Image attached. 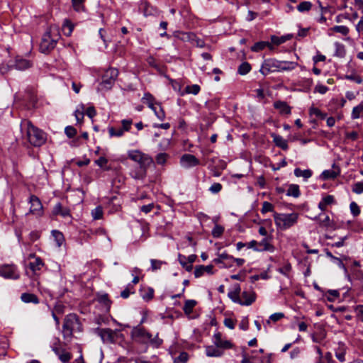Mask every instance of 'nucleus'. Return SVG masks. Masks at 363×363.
Here are the masks:
<instances>
[{"instance_id":"nucleus-1","label":"nucleus","mask_w":363,"mask_h":363,"mask_svg":"<svg viewBox=\"0 0 363 363\" xmlns=\"http://www.w3.org/2000/svg\"><path fill=\"white\" fill-rule=\"evenodd\" d=\"M128 157L136 163L130 170V175L134 179H143L146 177L149 167L153 163L152 158L147 154L138 150L128 152Z\"/></svg>"},{"instance_id":"nucleus-2","label":"nucleus","mask_w":363,"mask_h":363,"mask_svg":"<svg viewBox=\"0 0 363 363\" xmlns=\"http://www.w3.org/2000/svg\"><path fill=\"white\" fill-rule=\"evenodd\" d=\"M21 125L22 130L26 128L27 139L33 146L40 147L46 142L45 133L34 126L30 121H23Z\"/></svg>"},{"instance_id":"nucleus-3","label":"nucleus","mask_w":363,"mask_h":363,"mask_svg":"<svg viewBox=\"0 0 363 363\" xmlns=\"http://www.w3.org/2000/svg\"><path fill=\"white\" fill-rule=\"evenodd\" d=\"M82 330V324L76 314L69 313L65 316L62 325V335L65 340L69 341L74 332Z\"/></svg>"},{"instance_id":"nucleus-4","label":"nucleus","mask_w":363,"mask_h":363,"mask_svg":"<svg viewBox=\"0 0 363 363\" xmlns=\"http://www.w3.org/2000/svg\"><path fill=\"white\" fill-rule=\"evenodd\" d=\"M298 214L297 213H274V220L277 228L281 230H286L298 222Z\"/></svg>"},{"instance_id":"nucleus-5","label":"nucleus","mask_w":363,"mask_h":363,"mask_svg":"<svg viewBox=\"0 0 363 363\" xmlns=\"http://www.w3.org/2000/svg\"><path fill=\"white\" fill-rule=\"evenodd\" d=\"M57 40L58 35L55 34V36H52L51 29L48 30L43 35L40 44V51L43 53L50 52L55 47Z\"/></svg>"},{"instance_id":"nucleus-6","label":"nucleus","mask_w":363,"mask_h":363,"mask_svg":"<svg viewBox=\"0 0 363 363\" xmlns=\"http://www.w3.org/2000/svg\"><path fill=\"white\" fill-rule=\"evenodd\" d=\"M280 60L274 58H269L264 60L260 67L259 72L264 76H267L271 72H281Z\"/></svg>"},{"instance_id":"nucleus-7","label":"nucleus","mask_w":363,"mask_h":363,"mask_svg":"<svg viewBox=\"0 0 363 363\" xmlns=\"http://www.w3.org/2000/svg\"><path fill=\"white\" fill-rule=\"evenodd\" d=\"M118 75V71L116 68H109L104 74L101 86L102 89H110L114 84Z\"/></svg>"},{"instance_id":"nucleus-8","label":"nucleus","mask_w":363,"mask_h":363,"mask_svg":"<svg viewBox=\"0 0 363 363\" xmlns=\"http://www.w3.org/2000/svg\"><path fill=\"white\" fill-rule=\"evenodd\" d=\"M132 336L136 342L143 344H147L151 340V334L140 325L133 329Z\"/></svg>"},{"instance_id":"nucleus-9","label":"nucleus","mask_w":363,"mask_h":363,"mask_svg":"<svg viewBox=\"0 0 363 363\" xmlns=\"http://www.w3.org/2000/svg\"><path fill=\"white\" fill-rule=\"evenodd\" d=\"M0 276L10 279H18L20 277L17 267L14 264L1 265Z\"/></svg>"},{"instance_id":"nucleus-10","label":"nucleus","mask_w":363,"mask_h":363,"mask_svg":"<svg viewBox=\"0 0 363 363\" xmlns=\"http://www.w3.org/2000/svg\"><path fill=\"white\" fill-rule=\"evenodd\" d=\"M228 296L235 303H238L242 306H250L252 304L256 299V295L254 291H243L241 295V298L237 297L234 298L232 296V293L228 294Z\"/></svg>"},{"instance_id":"nucleus-11","label":"nucleus","mask_w":363,"mask_h":363,"mask_svg":"<svg viewBox=\"0 0 363 363\" xmlns=\"http://www.w3.org/2000/svg\"><path fill=\"white\" fill-rule=\"evenodd\" d=\"M213 343L215 344L218 348L221 349V351L224 352V350L231 349L233 347V343L223 338V335L220 332L214 333L213 335Z\"/></svg>"},{"instance_id":"nucleus-12","label":"nucleus","mask_w":363,"mask_h":363,"mask_svg":"<svg viewBox=\"0 0 363 363\" xmlns=\"http://www.w3.org/2000/svg\"><path fill=\"white\" fill-rule=\"evenodd\" d=\"M29 203L30 204V213L38 216L43 215V204L38 196L31 195L29 198Z\"/></svg>"},{"instance_id":"nucleus-13","label":"nucleus","mask_w":363,"mask_h":363,"mask_svg":"<svg viewBox=\"0 0 363 363\" xmlns=\"http://www.w3.org/2000/svg\"><path fill=\"white\" fill-rule=\"evenodd\" d=\"M272 237H265L261 241L257 242V248L255 249L257 252H273L275 250V247L272 243Z\"/></svg>"},{"instance_id":"nucleus-14","label":"nucleus","mask_w":363,"mask_h":363,"mask_svg":"<svg viewBox=\"0 0 363 363\" xmlns=\"http://www.w3.org/2000/svg\"><path fill=\"white\" fill-rule=\"evenodd\" d=\"M313 220L318 221L320 227L331 229L335 228V222L330 220L328 215L320 213L318 216H315Z\"/></svg>"},{"instance_id":"nucleus-15","label":"nucleus","mask_w":363,"mask_h":363,"mask_svg":"<svg viewBox=\"0 0 363 363\" xmlns=\"http://www.w3.org/2000/svg\"><path fill=\"white\" fill-rule=\"evenodd\" d=\"M180 163L185 168L196 167L200 164L199 160L193 155L184 154L182 156Z\"/></svg>"},{"instance_id":"nucleus-16","label":"nucleus","mask_w":363,"mask_h":363,"mask_svg":"<svg viewBox=\"0 0 363 363\" xmlns=\"http://www.w3.org/2000/svg\"><path fill=\"white\" fill-rule=\"evenodd\" d=\"M273 106L279 111L281 115H290L291 113V107L286 101H276L274 102Z\"/></svg>"},{"instance_id":"nucleus-17","label":"nucleus","mask_w":363,"mask_h":363,"mask_svg":"<svg viewBox=\"0 0 363 363\" xmlns=\"http://www.w3.org/2000/svg\"><path fill=\"white\" fill-rule=\"evenodd\" d=\"M29 258H33L34 260L29 263V268L33 272L40 271L44 266V262L39 257H36L35 254H30Z\"/></svg>"},{"instance_id":"nucleus-18","label":"nucleus","mask_w":363,"mask_h":363,"mask_svg":"<svg viewBox=\"0 0 363 363\" xmlns=\"http://www.w3.org/2000/svg\"><path fill=\"white\" fill-rule=\"evenodd\" d=\"M213 269V266L211 264L207 266L199 265L195 267L194 274L196 278L201 277L204 274V273L213 274L214 273Z\"/></svg>"},{"instance_id":"nucleus-19","label":"nucleus","mask_w":363,"mask_h":363,"mask_svg":"<svg viewBox=\"0 0 363 363\" xmlns=\"http://www.w3.org/2000/svg\"><path fill=\"white\" fill-rule=\"evenodd\" d=\"M52 213L55 216H61L63 218L70 217V211L68 208L64 207L61 203H57L53 208Z\"/></svg>"},{"instance_id":"nucleus-20","label":"nucleus","mask_w":363,"mask_h":363,"mask_svg":"<svg viewBox=\"0 0 363 363\" xmlns=\"http://www.w3.org/2000/svg\"><path fill=\"white\" fill-rule=\"evenodd\" d=\"M174 36L184 42H191L195 40L196 35L191 32L175 31Z\"/></svg>"},{"instance_id":"nucleus-21","label":"nucleus","mask_w":363,"mask_h":363,"mask_svg":"<svg viewBox=\"0 0 363 363\" xmlns=\"http://www.w3.org/2000/svg\"><path fill=\"white\" fill-rule=\"evenodd\" d=\"M206 354L211 357H219L223 354V352L221 349L218 348L215 344L213 345H208L205 347Z\"/></svg>"},{"instance_id":"nucleus-22","label":"nucleus","mask_w":363,"mask_h":363,"mask_svg":"<svg viewBox=\"0 0 363 363\" xmlns=\"http://www.w3.org/2000/svg\"><path fill=\"white\" fill-rule=\"evenodd\" d=\"M335 203V197L333 195H327L321 199L318 203V208L321 211H325L328 206Z\"/></svg>"},{"instance_id":"nucleus-23","label":"nucleus","mask_w":363,"mask_h":363,"mask_svg":"<svg viewBox=\"0 0 363 363\" xmlns=\"http://www.w3.org/2000/svg\"><path fill=\"white\" fill-rule=\"evenodd\" d=\"M272 137L273 138V142L277 147L281 148L284 150H288L289 146L287 141L284 139L283 137L275 133H272Z\"/></svg>"},{"instance_id":"nucleus-24","label":"nucleus","mask_w":363,"mask_h":363,"mask_svg":"<svg viewBox=\"0 0 363 363\" xmlns=\"http://www.w3.org/2000/svg\"><path fill=\"white\" fill-rule=\"evenodd\" d=\"M31 62L26 59L16 58L14 67L18 70H25L31 67Z\"/></svg>"},{"instance_id":"nucleus-25","label":"nucleus","mask_w":363,"mask_h":363,"mask_svg":"<svg viewBox=\"0 0 363 363\" xmlns=\"http://www.w3.org/2000/svg\"><path fill=\"white\" fill-rule=\"evenodd\" d=\"M294 172L296 177H303L305 181H307L313 175V172L309 169L302 170L300 168H296Z\"/></svg>"},{"instance_id":"nucleus-26","label":"nucleus","mask_w":363,"mask_h":363,"mask_svg":"<svg viewBox=\"0 0 363 363\" xmlns=\"http://www.w3.org/2000/svg\"><path fill=\"white\" fill-rule=\"evenodd\" d=\"M21 298L24 303H33L35 304L39 303V298L33 294L23 293L21 294Z\"/></svg>"},{"instance_id":"nucleus-27","label":"nucleus","mask_w":363,"mask_h":363,"mask_svg":"<svg viewBox=\"0 0 363 363\" xmlns=\"http://www.w3.org/2000/svg\"><path fill=\"white\" fill-rule=\"evenodd\" d=\"M362 117H363V101L354 106L351 113L352 119H357Z\"/></svg>"},{"instance_id":"nucleus-28","label":"nucleus","mask_w":363,"mask_h":363,"mask_svg":"<svg viewBox=\"0 0 363 363\" xmlns=\"http://www.w3.org/2000/svg\"><path fill=\"white\" fill-rule=\"evenodd\" d=\"M298 66V63L291 61H280L281 72L291 71Z\"/></svg>"},{"instance_id":"nucleus-29","label":"nucleus","mask_w":363,"mask_h":363,"mask_svg":"<svg viewBox=\"0 0 363 363\" xmlns=\"http://www.w3.org/2000/svg\"><path fill=\"white\" fill-rule=\"evenodd\" d=\"M286 195L289 196L298 198L301 195L299 186L294 184H290L287 190Z\"/></svg>"},{"instance_id":"nucleus-30","label":"nucleus","mask_w":363,"mask_h":363,"mask_svg":"<svg viewBox=\"0 0 363 363\" xmlns=\"http://www.w3.org/2000/svg\"><path fill=\"white\" fill-rule=\"evenodd\" d=\"M335 50L334 55L338 57H344L346 54L345 45L340 43L336 42L334 44Z\"/></svg>"},{"instance_id":"nucleus-31","label":"nucleus","mask_w":363,"mask_h":363,"mask_svg":"<svg viewBox=\"0 0 363 363\" xmlns=\"http://www.w3.org/2000/svg\"><path fill=\"white\" fill-rule=\"evenodd\" d=\"M196 301L195 300H186L184 303V306L183 307V311L186 315H190L192 311L193 308L196 305Z\"/></svg>"},{"instance_id":"nucleus-32","label":"nucleus","mask_w":363,"mask_h":363,"mask_svg":"<svg viewBox=\"0 0 363 363\" xmlns=\"http://www.w3.org/2000/svg\"><path fill=\"white\" fill-rule=\"evenodd\" d=\"M178 261L180 264L184 268L187 272H191L193 269L192 264H191L187 259H186V256L182 254L178 255Z\"/></svg>"},{"instance_id":"nucleus-33","label":"nucleus","mask_w":363,"mask_h":363,"mask_svg":"<svg viewBox=\"0 0 363 363\" xmlns=\"http://www.w3.org/2000/svg\"><path fill=\"white\" fill-rule=\"evenodd\" d=\"M97 301L103 304L107 311L109 310L111 304V301L108 298V295L107 294H104L98 296Z\"/></svg>"},{"instance_id":"nucleus-34","label":"nucleus","mask_w":363,"mask_h":363,"mask_svg":"<svg viewBox=\"0 0 363 363\" xmlns=\"http://www.w3.org/2000/svg\"><path fill=\"white\" fill-rule=\"evenodd\" d=\"M157 118L160 121H164L165 118V112L160 104H156L152 108H151Z\"/></svg>"},{"instance_id":"nucleus-35","label":"nucleus","mask_w":363,"mask_h":363,"mask_svg":"<svg viewBox=\"0 0 363 363\" xmlns=\"http://www.w3.org/2000/svg\"><path fill=\"white\" fill-rule=\"evenodd\" d=\"M52 235L54 238V240L56 242L57 246V247L62 246V245L63 244V242L65 241V238H64L63 234L61 232H60L59 230H53L52 231Z\"/></svg>"},{"instance_id":"nucleus-36","label":"nucleus","mask_w":363,"mask_h":363,"mask_svg":"<svg viewBox=\"0 0 363 363\" xmlns=\"http://www.w3.org/2000/svg\"><path fill=\"white\" fill-rule=\"evenodd\" d=\"M329 30L335 33H339L342 35H347L350 32L349 28L345 26H335L330 28Z\"/></svg>"},{"instance_id":"nucleus-37","label":"nucleus","mask_w":363,"mask_h":363,"mask_svg":"<svg viewBox=\"0 0 363 363\" xmlns=\"http://www.w3.org/2000/svg\"><path fill=\"white\" fill-rule=\"evenodd\" d=\"M338 173L332 169L324 170L320 174V177L323 180L335 179L337 177Z\"/></svg>"},{"instance_id":"nucleus-38","label":"nucleus","mask_w":363,"mask_h":363,"mask_svg":"<svg viewBox=\"0 0 363 363\" xmlns=\"http://www.w3.org/2000/svg\"><path fill=\"white\" fill-rule=\"evenodd\" d=\"M310 116H315L320 119H325L327 113H323L319 108L312 106L309 109Z\"/></svg>"},{"instance_id":"nucleus-39","label":"nucleus","mask_w":363,"mask_h":363,"mask_svg":"<svg viewBox=\"0 0 363 363\" xmlns=\"http://www.w3.org/2000/svg\"><path fill=\"white\" fill-rule=\"evenodd\" d=\"M251 70V65L247 62H242L239 67L238 72L241 75H245L249 73Z\"/></svg>"},{"instance_id":"nucleus-40","label":"nucleus","mask_w":363,"mask_h":363,"mask_svg":"<svg viewBox=\"0 0 363 363\" xmlns=\"http://www.w3.org/2000/svg\"><path fill=\"white\" fill-rule=\"evenodd\" d=\"M312 8V3L311 1H305L300 3L297 6V10L299 12L309 11Z\"/></svg>"},{"instance_id":"nucleus-41","label":"nucleus","mask_w":363,"mask_h":363,"mask_svg":"<svg viewBox=\"0 0 363 363\" xmlns=\"http://www.w3.org/2000/svg\"><path fill=\"white\" fill-rule=\"evenodd\" d=\"M144 104H147L150 108H152L155 104H154V97L150 93H145L142 98Z\"/></svg>"},{"instance_id":"nucleus-42","label":"nucleus","mask_w":363,"mask_h":363,"mask_svg":"<svg viewBox=\"0 0 363 363\" xmlns=\"http://www.w3.org/2000/svg\"><path fill=\"white\" fill-rule=\"evenodd\" d=\"M266 45H268L267 41H259L257 43H255L253 46L251 47V50L252 52H259L263 50L264 48H266Z\"/></svg>"},{"instance_id":"nucleus-43","label":"nucleus","mask_w":363,"mask_h":363,"mask_svg":"<svg viewBox=\"0 0 363 363\" xmlns=\"http://www.w3.org/2000/svg\"><path fill=\"white\" fill-rule=\"evenodd\" d=\"M189 360V354L186 352H181L178 357H174V363H186Z\"/></svg>"},{"instance_id":"nucleus-44","label":"nucleus","mask_w":363,"mask_h":363,"mask_svg":"<svg viewBox=\"0 0 363 363\" xmlns=\"http://www.w3.org/2000/svg\"><path fill=\"white\" fill-rule=\"evenodd\" d=\"M108 133L110 137H121L123 135L124 131L121 128L116 129L113 127H109Z\"/></svg>"},{"instance_id":"nucleus-45","label":"nucleus","mask_w":363,"mask_h":363,"mask_svg":"<svg viewBox=\"0 0 363 363\" xmlns=\"http://www.w3.org/2000/svg\"><path fill=\"white\" fill-rule=\"evenodd\" d=\"M60 361L63 363H67L72 359L71 353L67 352L65 349L62 350V352L57 356Z\"/></svg>"},{"instance_id":"nucleus-46","label":"nucleus","mask_w":363,"mask_h":363,"mask_svg":"<svg viewBox=\"0 0 363 363\" xmlns=\"http://www.w3.org/2000/svg\"><path fill=\"white\" fill-rule=\"evenodd\" d=\"M224 232V228L220 225H215L212 230L211 234L213 238H220Z\"/></svg>"},{"instance_id":"nucleus-47","label":"nucleus","mask_w":363,"mask_h":363,"mask_svg":"<svg viewBox=\"0 0 363 363\" xmlns=\"http://www.w3.org/2000/svg\"><path fill=\"white\" fill-rule=\"evenodd\" d=\"M91 216L94 220H99L103 217L102 207L99 206L91 211Z\"/></svg>"},{"instance_id":"nucleus-48","label":"nucleus","mask_w":363,"mask_h":363,"mask_svg":"<svg viewBox=\"0 0 363 363\" xmlns=\"http://www.w3.org/2000/svg\"><path fill=\"white\" fill-rule=\"evenodd\" d=\"M325 296L328 301L333 302L340 296V293L337 290H328Z\"/></svg>"},{"instance_id":"nucleus-49","label":"nucleus","mask_w":363,"mask_h":363,"mask_svg":"<svg viewBox=\"0 0 363 363\" xmlns=\"http://www.w3.org/2000/svg\"><path fill=\"white\" fill-rule=\"evenodd\" d=\"M133 293H134V289H133V285L131 284H128L127 285L126 288L121 291V296L123 298H127L129 297L130 294H133Z\"/></svg>"},{"instance_id":"nucleus-50","label":"nucleus","mask_w":363,"mask_h":363,"mask_svg":"<svg viewBox=\"0 0 363 363\" xmlns=\"http://www.w3.org/2000/svg\"><path fill=\"white\" fill-rule=\"evenodd\" d=\"M84 1H85V0H72V6H73L74 9L76 11H78V12L84 11Z\"/></svg>"},{"instance_id":"nucleus-51","label":"nucleus","mask_w":363,"mask_h":363,"mask_svg":"<svg viewBox=\"0 0 363 363\" xmlns=\"http://www.w3.org/2000/svg\"><path fill=\"white\" fill-rule=\"evenodd\" d=\"M200 86L198 84H193L191 86H187L186 87L185 92L187 94H193L194 95H196L200 91Z\"/></svg>"},{"instance_id":"nucleus-52","label":"nucleus","mask_w":363,"mask_h":363,"mask_svg":"<svg viewBox=\"0 0 363 363\" xmlns=\"http://www.w3.org/2000/svg\"><path fill=\"white\" fill-rule=\"evenodd\" d=\"M151 269L155 271L160 269L163 264H166L165 262L157 260L155 259H150Z\"/></svg>"},{"instance_id":"nucleus-53","label":"nucleus","mask_w":363,"mask_h":363,"mask_svg":"<svg viewBox=\"0 0 363 363\" xmlns=\"http://www.w3.org/2000/svg\"><path fill=\"white\" fill-rule=\"evenodd\" d=\"M274 211V206L268 202V201H264L262 203V207L261 209L262 213L264 214L267 212H272Z\"/></svg>"},{"instance_id":"nucleus-54","label":"nucleus","mask_w":363,"mask_h":363,"mask_svg":"<svg viewBox=\"0 0 363 363\" xmlns=\"http://www.w3.org/2000/svg\"><path fill=\"white\" fill-rule=\"evenodd\" d=\"M291 270V264L290 263H286L282 267H280L277 269V271L281 274L288 277L289 272Z\"/></svg>"},{"instance_id":"nucleus-55","label":"nucleus","mask_w":363,"mask_h":363,"mask_svg":"<svg viewBox=\"0 0 363 363\" xmlns=\"http://www.w3.org/2000/svg\"><path fill=\"white\" fill-rule=\"evenodd\" d=\"M350 208L351 213L354 216H357L359 215L360 208L356 202H354V201L351 202V203L350 205Z\"/></svg>"},{"instance_id":"nucleus-56","label":"nucleus","mask_w":363,"mask_h":363,"mask_svg":"<svg viewBox=\"0 0 363 363\" xmlns=\"http://www.w3.org/2000/svg\"><path fill=\"white\" fill-rule=\"evenodd\" d=\"M133 121L131 119H123L121 121L122 129L124 132L129 131L131 128Z\"/></svg>"},{"instance_id":"nucleus-57","label":"nucleus","mask_w":363,"mask_h":363,"mask_svg":"<svg viewBox=\"0 0 363 363\" xmlns=\"http://www.w3.org/2000/svg\"><path fill=\"white\" fill-rule=\"evenodd\" d=\"M142 296L143 298L145 301L151 300L154 296V289L152 288H148L147 290L144 291Z\"/></svg>"},{"instance_id":"nucleus-58","label":"nucleus","mask_w":363,"mask_h":363,"mask_svg":"<svg viewBox=\"0 0 363 363\" xmlns=\"http://www.w3.org/2000/svg\"><path fill=\"white\" fill-rule=\"evenodd\" d=\"M65 133L69 138H72L77 134V130L72 126H67Z\"/></svg>"},{"instance_id":"nucleus-59","label":"nucleus","mask_w":363,"mask_h":363,"mask_svg":"<svg viewBox=\"0 0 363 363\" xmlns=\"http://www.w3.org/2000/svg\"><path fill=\"white\" fill-rule=\"evenodd\" d=\"M271 42H272V43H273L276 45H279L282 43H284L286 42V39L284 38H283V36L278 37L276 35H272L271 36Z\"/></svg>"},{"instance_id":"nucleus-60","label":"nucleus","mask_w":363,"mask_h":363,"mask_svg":"<svg viewBox=\"0 0 363 363\" xmlns=\"http://www.w3.org/2000/svg\"><path fill=\"white\" fill-rule=\"evenodd\" d=\"M168 155L166 153H160L156 157V162L158 164H164L167 158Z\"/></svg>"},{"instance_id":"nucleus-61","label":"nucleus","mask_w":363,"mask_h":363,"mask_svg":"<svg viewBox=\"0 0 363 363\" xmlns=\"http://www.w3.org/2000/svg\"><path fill=\"white\" fill-rule=\"evenodd\" d=\"M223 186L220 183H213L209 188V191L212 194H218L222 189Z\"/></svg>"},{"instance_id":"nucleus-62","label":"nucleus","mask_w":363,"mask_h":363,"mask_svg":"<svg viewBox=\"0 0 363 363\" xmlns=\"http://www.w3.org/2000/svg\"><path fill=\"white\" fill-rule=\"evenodd\" d=\"M354 311L357 314V317L363 322V305H357L354 307Z\"/></svg>"},{"instance_id":"nucleus-63","label":"nucleus","mask_w":363,"mask_h":363,"mask_svg":"<svg viewBox=\"0 0 363 363\" xmlns=\"http://www.w3.org/2000/svg\"><path fill=\"white\" fill-rule=\"evenodd\" d=\"M352 191L356 194H362L363 192V183L357 182L354 184Z\"/></svg>"},{"instance_id":"nucleus-64","label":"nucleus","mask_w":363,"mask_h":363,"mask_svg":"<svg viewBox=\"0 0 363 363\" xmlns=\"http://www.w3.org/2000/svg\"><path fill=\"white\" fill-rule=\"evenodd\" d=\"M356 30L359 33L363 39V16L361 17L359 21L356 25Z\"/></svg>"}]
</instances>
